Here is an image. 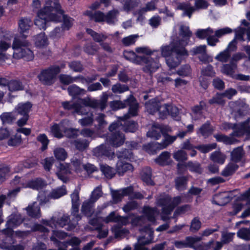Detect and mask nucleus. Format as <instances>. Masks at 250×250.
Masks as SVG:
<instances>
[{"label": "nucleus", "instance_id": "6e6d98bb", "mask_svg": "<svg viewBox=\"0 0 250 250\" xmlns=\"http://www.w3.org/2000/svg\"><path fill=\"white\" fill-rule=\"evenodd\" d=\"M69 67L76 72H81L83 70V67L80 61H73L68 64Z\"/></svg>", "mask_w": 250, "mask_h": 250}, {"label": "nucleus", "instance_id": "f257e3e1", "mask_svg": "<svg viewBox=\"0 0 250 250\" xmlns=\"http://www.w3.org/2000/svg\"><path fill=\"white\" fill-rule=\"evenodd\" d=\"M64 11L59 1L45 0V4L37 13L34 24L40 29L45 30L51 21L59 22L62 16V28L64 30H69L73 26L74 20L64 14Z\"/></svg>", "mask_w": 250, "mask_h": 250}, {"label": "nucleus", "instance_id": "f8f14e48", "mask_svg": "<svg viewBox=\"0 0 250 250\" xmlns=\"http://www.w3.org/2000/svg\"><path fill=\"white\" fill-rule=\"evenodd\" d=\"M133 169L132 164L124 161L118 160L116 163V170L119 176H123L128 171H132Z\"/></svg>", "mask_w": 250, "mask_h": 250}, {"label": "nucleus", "instance_id": "f3484780", "mask_svg": "<svg viewBox=\"0 0 250 250\" xmlns=\"http://www.w3.org/2000/svg\"><path fill=\"white\" fill-rule=\"evenodd\" d=\"M33 22L30 18H21L18 22L20 32L21 34L27 33Z\"/></svg>", "mask_w": 250, "mask_h": 250}, {"label": "nucleus", "instance_id": "39448f33", "mask_svg": "<svg viewBox=\"0 0 250 250\" xmlns=\"http://www.w3.org/2000/svg\"><path fill=\"white\" fill-rule=\"evenodd\" d=\"M64 64L61 66L52 65L45 69H42L38 74L37 78L41 83L44 85L50 86L54 83V80L61 72V69L63 68Z\"/></svg>", "mask_w": 250, "mask_h": 250}, {"label": "nucleus", "instance_id": "aec40b11", "mask_svg": "<svg viewBox=\"0 0 250 250\" xmlns=\"http://www.w3.org/2000/svg\"><path fill=\"white\" fill-rule=\"evenodd\" d=\"M7 87L10 92H13L23 90L24 85L20 80L11 79L9 81Z\"/></svg>", "mask_w": 250, "mask_h": 250}, {"label": "nucleus", "instance_id": "1a4fd4ad", "mask_svg": "<svg viewBox=\"0 0 250 250\" xmlns=\"http://www.w3.org/2000/svg\"><path fill=\"white\" fill-rule=\"evenodd\" d=\"M141 180L147 186H154L155 183L152 178V170L149 167H146L142 168L140 173Z\"/></svg>", "mask_w": 250, "mask_h": 250}, {"label": "nucleus", "instance_id": "6e6552de", "mask_svg": "<svg viewBox=\"0 0 250 250\" xmlns=\"http://www.w3.org/2000/svg\"><path fill=\"white\" fill-rule=\"evenodd\" d=\"M125 135L120 131L111 133L107 138L109 144L114 147H118L122 146L125 141Z\"/></svg>", "mask_w": 250, "mask_h": 250}, {"label": "nucleus", "instance_id": "a878e982", "mask_svg": "<svg viewBox=\"0 0 250 250\" xmlns=\"http://www.w3.org/2000/svg\"><path fill=\"white\" fill-rule=\"evenodd\" d=\"M218 142H222L226 145H232L239 142V141L233 137L222 134H217L214 136Z\"/></svg>", "mask_w": 250, "mask_h": 250}, {"label": "nucleus", "instance_id": "7c9ffc66", "mask_svg": "<svg viewBox=\"0 0 250 250\" xmlns=\"http://www.w3.org/2000/svg\"><path fill=\"white\" fill-rule=\"evenodd\" d=\"M89 143L87 139H77L73 141L72 144L77 150L80 152H83L88 147Z\"/></svg>", "mask_w": 250, "mask_h": 250}, {"label": "nucleus", "instance_id": "680f3d73", "mask_svg": "<svg viewBox=\"0 0 250 250\" xmlns=\"http://www.w3.org/2000/svg\"><path fill=\"white\" fill-rule=\"evenodd\" d=\"M237 235L243 239L250 240V229L246 228H241L238 230Z\"/></svg>", "mask_w": 250, "mask_h": 250}, {"label": "nucleus", "instance_id": "412c9836", "mask_svg": "<svg viewBox=\"0 0 250 250\" xmlns=\"http://www.w3.org/2000/svg\"><path fill=\"white\" fill-rule=\"evenodd\" d=\"M146 105L147 109L149 110L151 112H159L161 115V112L162 111L161 108H163V106H161L159 101L155 99H152L146 102Z\"/></svg>", "mask_w": 250, "mask_h": 250}, {"label": "nucleus", "instance_id": "9d476101", "mask_svg": "<svg viewBox=\"0 0 250 250\" xmlns=\"http://www.w3.org/2000/svg\"><path fill=\"white\" fill-rule=\"evenodd\" d=\"M108 95L106 92H104L100 100L91 99L90 107L93 108H100L104 110L107 106Z\"/></svg>", "mask_w": 250, "mask_h": 250}, {"label": "nucleus", "instance_id": "ddd939ff", "mask_svg": "<svg viewBox=\"0 0 250 250\" xmlns=\"http://www.w3.org/2000/svg\"><path fill=\"white\" fill-rule=\"evenodd\" d=\"M157 208L149 206H144L142 209V212L147 220L152 223L156 221L155 214L157 213Z\"/></svg>", "mask_w": 250, "mask_h": 250}, {"label": "nucleus", "instance_id": "4c0bfd02", "mask_svg": "<svg viewBox=\"0 0 250 250\" xmlns=\"http://www.w3.org/2000/svg\"><path fill=\"white\" fill-rule=\"evenodd\" d=\"M83 50L88 55H94L98 51L99 46L94 42H88L84 44Z\"/></svg>", "mask_w": 250, "mask_h": 250}, {"label": "nucleus", "instance_id": "bf43d9fd", "mask_svg": "<svg viewBox=\"0 0 250 250\" xmlns=\"http://www.w3.org/2000/svg\"><path fill=\"white\" fill-rule=\"evenodd\" d=\"M79 206L80 203L72 204L71 215L74 217V219L77 222L82 219V216L79 214Z\"/></svg>", "mask_w": 250, "mask_h": 250}, {"label": "nucleus", "instance_id": "c85d7f7f", "mask_svg": "<svg viewBox=\"0 0 250 250\" xmlns=\"http://www.w3.org/2000/svg\"><path fill=\"white\" fill-rule=\"evenodd\" d=\"M139 108V104L138 103L132 105V106L128 107L127 113L124 116L120 117V119L121 120L124 121L125 120H128L131 117L137 116L138 115Z\"/></svg>", "mask_w": 250, "mask_h": 250}, {"label": "nucleus", "instance_id": "c756f323", "mask_svg": "<svg viewBox=\"0 0 250 250\" xmlns=\"http://www.w3.org/2000/svg\"><path fill=\"white\" fill-rule=\"evenodd\" d=\"M67 91L73 99H77L79 96L84 93V90L80 88L77 85L73 84L68 86Z\"/></svg>", "mask_w": 250, "mask_h": 250}, {"label": "nucleus", "instance_id": "49530a36", "mask_svg": "<svg viewBox=\"0 0 250 250\" xmlns=\"http://www.w3.org/2000/svg\"><path fill=\"white\" fill-rule=\"evenodd\" d=\"M179 35L187 41H188L192 36V33L188 26L182 25L180 27Z\"/></svg>", "mask_w": 250, "mask_h": 250}, {"label": "nucleus", "instance_id": "0e129e2a", "mask_svg": "<svg viewBox=\"0 0 250 250\" xmlns=\"http://www.w3.org/2000/svg\"><path fill=\"white\" fill-rule=\"evenodd\" d=\"M174 158L177 161L185 162L187 160V153L183 150H179L174 154Z\"/></svg>", "mask_w": 250, "mask_h": 250}, {"label": "nucleus", "instance_id": "09e8293b", "mask_svg": "<svg viewBox=\"0 0 250 250\" xmlns=\"http://www.w3.org/2000/svg\"><path fill=\"white\" fill-rule=\"evenodd\" d=\"M201 222L198 217H194L191 220L189 228V230L193 232H197L201 228Z\"/></svg>", "mask_w": 250, "mask_h": 250}, {"label": "nucleus", "instance_id": "0eeeda50", "mask_svg": "<svg viewBox=\"0 0 250 250\" xmlns=\"http://www.w3.org/2000/svg\"><path fill=\"white\" fill-rule=\"evenodd\" d=\"M93 154L99 159L106 158L111 159L115 155L114 152L112 151L109 147L104 144H102L95 148L93 150Z\"/></svg>", "mask_w": 250, "mask_h": 250}, {"label": "nucleus", "instance_id": "f704fd0d", "mask_svg": "<svg viewBox=\"0 0 250 250\" xmlns=\"http://www.w3.org/2000/svg\"><path fill=\"white\" fill-rule=\"evenodd\" d=\"M224 193L220 192L215 194L214 196L217 198V200L213 199L212 203L219 206L225 205L229 202V196H224Z\"/></svg>", "mask_w": 250, "mask_h": 250}, {"label": "nucleus", "instance_id": "8fccbe9b", "mask_svg": "<svg viewBox=\"0 0 250 250\" xmlns=\"http://www.w3.org/2000/svg\"><path fill=\"white\" fill-rule=\"evenodd\" d=\"M224 96L222 93H217L215 96L208 100V104L210 105L218 104L219 105H224L225 101L223 99Z\"/></svg>", "mask_w": 250, "mask_h": 250}, {"label": "nucleus", "instance_id": "9b49d317", "mask_svg": "<svg viewBox=\"0 0 250 250\" xmlns=\"http://www.w3.org/2000/svg\"><path fill=\"white\" fill-rule=\"evenodd\" d=\"M245 134L246 135V139L250 140V126L247 121L241 123L239 125V128L237 130L233 131L231 135L240 137Z\"/></svg>", "mask_w": 250, "mask_h": 250}, {"label": "nucleus", "instance_id": "2f4dec72", "mask_svg": "<svg viewBox=\"0 0 250 250\" xmlns=\"http://www.w3.org/2000/svg\"><path fill=\"white\" fill-rule=\"evenodd\" d=\"M177 10L184 11V14L189 18H191L193 12L195 10L194 7L191 6L189 3L186 2H179L176 8Z\"/></svg>", "mask_w": 250, "mask_h": 250}, {"label": "nucleus", "instance_id": "864d4df0", "mask_svg": "<svg viewBox=\"0 0 250 250\" xmlns=\"http://www.w3.org/2000/svg\"><path fill=\"white\" fill-rule=\"evenodd\" d=\"M111 90L114 93H122L129 90V87L127 85L118 83L112 85Z\"/></svg>", "mask_w": 250, "mask_h": 250}, {"label": "nucleus", "instance_id": "bb28decb", "mask_svg": "<svg viewBox=\"0 0 250 250\" xmlns=\"http://www.w3.org/2000/svg\"><path fill=\"white\" fill-rule=\"evenodd\" d=\"M244 151L242 146H238L233 149L230 154L232 161L237 163L241 161L244 155Z\"/></svg>", "mask_w": 250, "mask_h": 250}, {"label": "nucleus", "instance_id": "c03bdc74", "mask_svg": "<svg viewBox=\"0 0 250 250\" xmlns=\"http://www.w3.org/2000/svg\"><path fill=\"white\" fill-rule=\"evenodd\" d=\"M188 168L190 172H194L198 174H201L202 172V168L200 164L198 162H192L189 161L187 162Z\"/></svg>", "mask_w": 250, "mask_h": 250}, {"label": "nucleus", "instance_id": "cd10ccee", "mask_svg": "<svg viewBox=\"0 0 250 250\" xmlns=\"http://www.w3.org/2000/svg\"><path fill=\"white\" fill-rule=\"evenodd\" d=\"M94 203V202L90 200L83 202L81 208V211L84 216L90 217L93 214Z\"/></svg>", "mask_w": 250, "mask_h": 250}, {"label": "nucleus", "instance_id": "de8ad7c7", "mask_svg": "<svg viewBox=\"0 0 250 250\" xmlns=\"http://www.w3.org/2000/svg\"><path fill=\"white\" fill-rule=\"evenodd\" d=\"M37 140L42 144L41 151H44L47 149L49 140L45 134H40L37 137Z\"/></svg>", "mask_w": 250, "mask_h": 250}, {"label": "nucleus", "instance_id": "dca6fc26", "mask_svg": "<svg viewBox=\"0 0 250 250\" xmlns=\"http://www.w3.org/2000/svg\"><path fill=\"white\" fill-rule=\"evenodd\" d=\"M32 107V103L28 101L24 103H19L15 107V110L19 114L22 116H29V113Z\"/></svg>", "mask_w": 250, "mask_h": 250}, {"label": "nucleus", "instance_id": "e433bc0d", "mask_svg": "<svg viewBox=\"0 0 250 250\" xmlns=\"http://www.w3.org/2000/svg\"><path fill=\"white\" fill-rule=\"evenodd\" d=\"M169 158L170 153L167 151H164L155 159V162L160 166H165L169 164L168 160Z\"/></svg>", "mask_w": 250, "mask_h": 250}, {"label": "nucleus", "instance_id": "a18cd8bd", "mask_svg": "<svg viewBox=\"0 0 250 250\" xmlns=\"http://www.w3.org/2000/svg\"><path fill=\"white\" fill-rule=\"evenodd\" d=\"M213 33V30L212 28L208 27L206 29H199L197 30L195 35L197 38L199 39L203 40L212 34Z\"/></svg>", "mask_w": 250, "mask_h": 250}, {"label": "nucleus", "instance_id": "b1692460", "mask_svg": "<svg viewBox=\"0 0 250 250\" xmlns=\"http://www.w3.org/2000/svg\"><path fill=\"white\" fill-rule=\"evenodd\" d=\"M143 147L144 150L150 155L156 154L157 151L163 149L161 148V144L156 142H150L145 145Z\"/></svg>", "mask_w": 250, "mask_h": 250}, {"label": "nucleus", "instance_id": "20e7f679", "mask_svg": "<svg viewBox=\"0 0 250 250\" xmlns=\"http://www.w3.org/2000/svg\"><path fill=\"white\" fill-rule=\"evenodd\" d=\"M30 45L27 41H21L19 38H15L12 43L13 58L16 59H22L27 62L32 61L34 58V54L29 47Z\"/></svg>", "mask_w": 250, "mask_h": 250}, {"label": "nucleus", "instance_id": "4d7b16f0", "mask_svg": "<svg viewBox=\"0 0 250 250\" xmlns=\"http://www.w3.org/2000/svg\"><path fill=\"white\" fill-rule=\"evenodd\" d=\"M235 67V64L233 63L225 64L222 66V72L226 75L232 76L234 73Z\"/></svg>", "mask_w": 250, "mask_h": 250}, {"label": "nucleus", "instance_id": "3c124183", "mask_svg": "<svg viewBox=\"0 0 250 250\" xmlns=\"http://www.w3.org/2000/svg\"><path fill=\"white\" fill-rule=\"evenodd\" d=\"M54 154L56 159L59 161H64L67 157V153L65 150L61 147L55 149Z\"/></svg>", "mask_w": 250, "mask_h": 250}, {"label": "nucleus", "instance_id": "603ef678", "mask_svg": "<svg viewBox=\"0 0 250 250\" xmlns=\"http://www.w3.org/2000/svg\"><path fill=\"white\" fill-rule=\"evenodd\" d=\"M0 118L3 124H8L9 125H12L16 120L15 116L10 112L2 113L0 115Z\"/></svg>", "mask_w": 250, "mask_h": 250}, {"label": "nucleus", "instance_id": "37998d69", "mask_svg": "<svg viewBox=\"0 0 250 250\" xmlns=\"http://www.w3.org/2000/svg\"><path fill=\"white\" fill-rule=\"evenodd\" d=\"M238 168L239 166L236 164H229L222 171L221 174L225 177L232 175Z\"/></svg>", "mask_w": 250, "mask_h": 250}, {"label": "nucleus", "instance_id": "5701e85b", "mask_svg": "<svg viewBox=\"0 0 250 250\" xmlns=\"http://www.w3.org/2000/svg\"><path fill=\"white\" fill-rule=\"evenodd\" d=\"M116 155L119 160L124 161H131L134 159L133 153L131 149H128L127 148H123L121 151H118L116 152Z\"/></svg>", "mask_w": 250, "mask_h": 250}, {"label": "nucleus", "instance_id": "c9c22d12", "mask_svg": "<svg viewBox=\"0 0 250 250\" xmlns=\"http://www.w3.org/2000/svg\"><path fill=\"white\" fill-rule=\"evenodd\" d=\"M67 194L66 187L64 185L53 189L50 194V197L52 199H57Z\"/></svg>", "mask_w": 250, "mask_h": 250}, {"label": "nucleus", "instance_id": "5fc2aeb1", "mask_svg": "<svg viewBox=\"0 0 250 250\" xmlns=\"http://www.w3.org/2000/svg\"><path fill=\"white\" fill-rule=\"evenodd\" d=\"M50 130L53 136L55 138L61 139L63 137L60 125L58 124L54 123L51 126Z\"/></svg>", "mask_w": 250, "mask_h": 250}, {"label": "nucleus", "instance_id": "2eb2a0df", "mask_svg": "<svg viewBox=\"0 0 250 250\" xmlns=\"http://www.w3.org/2000/svg\"><path fill=\"white\" fill-rule=\"evenodd\" d=\"M46 184L45 181L42 178L38 177L29 180L26 187L35 190H40L45 187Z\"/></svg>", "mask_w": 250, "mask_h": 250}, {"label": "nucleus", "instance_id": "338daca9", "mask_svg": "<svg viewBox=\"0 0 250 250\" xmlns=\"http://www.w3.org/2000/svg\"><path fill=\"white\" fill-rule=\"evenodd\" d=\"M138 207V203L135 201H132L127 203L123 208V209L124 212L127 213L132 210L137 209Z\"/></svg>", "mask_w": 250, "mask_h": 250}, {"label": "nucleus", "instance_id": "13d9d810", "mask_svg": "<svg viewBox=\"0 0 250 250\" xmlns=\"http://www.w3.org/2000/svg\"><path fill=\"white\" fill-rule=\"evenodd\" d=\"M177 138V136H171L169 134L166 136L165 139L160 143L162 146L161 148H166L168 145L172 144Z\"/></svg>", "mask_w": 250, "mask_h": 250}, {"label": "nucleus", "instance_id": "4468645a", "mask_svg": "<svg viewBox=\"0 0 250 250\" xmlns=\"http://www.w3.org/2000/svg\"><path fill=\"white\" fill-rule=\"evenodd\" d=\"M163 110L161 112V116L166 117L167 115H170L173 118H176L179 114L178 108L170 104H165L163 106Z\"/></svg>", "mask_w": 250, "mask_h": 250}, {"label": "nucleus", "instance_id": "052dcab7", "mask_svg": "<svg viewBox=\"0 0 250 250\" xmlns=\"http://www.w3.org/2000/svg\"><path fill=\"white\" fill-rule=\"evenodd\" d=\"M230 57V54L229 51L228 50V49H225L219 53L215 58L219 62H228Z\"/></svg>", "mask_w": 250, "mask_h": 250}, {"label": "nucleus", "instance_id": "4be33fe9", "mask_svg": "<svg viewBox=\"0 0 250 250\" xmlns=\"http://www.w3.org/2000/svg\"><path fill=\"white\" fill-rule=\"evenodd\" d=\"M23 222L20 214H11L8 217L6 226L15 228L20 226Z\"/></svg>", "mask_w": 250, "mask_h": 250}, {"label": "nucleus", "instance_id": "ea45409f", "mask_svg": "<svg viewBox=\"0 0 250 250\" xmlns=\"http://www.w3.org/2000/svg\"><path fill=\"white\" fill-rule=\"evenodd\" d=\"M100 170L103 174L107 178H113L115 174L114 169L106 164L100 165Z\"/></svg>", "mask_w": 250, "mask_h": 250}, {"label": "nucleus", "instance_id": "393cba45", "mask_svg": "<svg viewBox=\"0 0 250 250\" xmlns=\"http://www.w3.org/2000/svg\"><path fill=\"white\" fill-rule=\"evenodd\" d=\"M213 131V129L210 122L207 121L200 126L197 133L198 134L199 132L204 138H207L212 134Z\"/></svg>", "mask_w": 250, "mask_h": 250}, {"label": "nucleus", "instance_id": "79ce46f5", "mask_svg": "<svg viewBox=\"0 0 250 250\" xmlns=\"http://www.w3.org/2000/svg\"><path fill=\"white\" fill-rule=\"evenodd\" d=\"M86 13V15L89 16L91 19L94 20L95 22H100L104 21L105 15L103 12L98 11L92 13L91 12L87 11Z\"/></svg>", "mask_w": 250, "mask_h": 250}, {"label": "nucleus", "instance_id": "774afa93", "mask_svg": "<svg viewBox=\"0 0 250 250\" xmlns=\"http://www.w3.org/2000/svg\"><path fill=\"white\" fill-rule=\"evenodd\" d=\"M22 140L21 135L16 134L14 137L10 138L7 142L9 146H15L21 143Z\"/></svg>", "mask_w": 250, "mask_h": 250}, {"label": "nucleus", "instance_id": "69168bd1", "mask_svg": "<svg viewBox=\"0 0 250 250\" xmlns=\"http://www.w3.org/2000/svg\"><path fill=\"white\" fill-rule=\"evenodd\" d=\"M59 79L60 82L63 85H67L72 83V77L69 75L60 74Z\"/></svg>", "mask_w": 250, "mask_h": 250}, {"label": "nucleus", "instance_id": "a211bd4d", "mask_svg": "<svg viewBox=\"0 0 250 250\" xmlns=\"http://www.w3.org/2000/svg\"><path fill=\"white\" fill-rule=\"evenodd\" d=\"M138 123L134 121H128L127 120L122 121L121 129L126 133H134L138 129Z\"/></svg>", "mask_w": 250, "mask_h": 250}, {"label": "nucleus", "instance_id": "423d86ee", "mask_svg": "<svg viewBox=\"0 0 250 250\" xmlns=\"http://www.w3.org/2000/svg\"><path fill=\"white\" fill-rule=\"evenodd\" d=\"M216 143H212L208 145H200L198 146H193L190 143V139H187L181 144V148L182 149L189 150L192 148H196L201 153H207L216 147Z\"/></svg>", "mask_w": 250, "mask_h": 250}, {"label": "nucleus", "instance_id": "473e14b6", "mask_svg": "<svg viewBox=\"0 0 250 250\" xmlns=\"http://www.w3.org/2000/svg\"><path fill=\"white\" fill-rule=\"evenodd\" d=\"M86 32L95 42H99L100 44L107 38L106 35L103 33H98L91 28H87Z\"/></svg>", "mask_w": 250, "mask_h": 250}, {"label": "nucleus", "instance_id": "7ed1b4c3", "mask_svg": "<svg viewBox=\"0 0 250 250\" xmlns=\"http://www.w3.org/2000/svg\"><path fill=\"white\" fill-rule=\"evenodd\" d=\"M125 59L135 64H145L143 70L145 73H152L156 72L159 68V59H153L150 56H140L136 54L133 51L125 50L123 52Z\"/></svg>", "mask_w": 250, "mask_h": 250}, {"label": "nucleus", "instance_id": "58836bf2", "mask_svg": "<svg viewBox=\"0 0 250 250\" xmlns=\"http://www.w3.org/2000/svg\"><path fill=\"white\" fill-rule=\"evenodd\" d=\"M226 158L225 155L219 151H215L210 155V160L220 165H223L225 163Z\"/></svg>", "mask_w": 250, "mask_h": 250}, {"label": "nucleus", "instance_id": "e2e57ef3", "mask_svg": "<svg viewBox=\"0 0 250 250\" xmlns=\"http://www.w3.org/2000/svg\"><path fill=\"white\" fill-rule=\"evenodd\" d=\"M138 36L137 35H131L127 37L124 38L122 42V43L125 46H128L135 43L136 42V39Z\"/></svg>", "mask_w": 250, "mask_h": 250}, {"label": "nucleus", "instance_id": "72a5a7b5", "mask_svg": "<svg viewBox=\"0 0 250 250\" xmlns=\"http://www.w3.org/2000/svg\"><path fill=\"white\" fill-rule=\"evenodd\" d=\"M26 210L28 216L32 218L38 219L41 216V209L39 206H35L34 204L29 205Z\"/></svg>", "mask_w": 250, "mask_h": 250}, {"label": "nucleus", "instance_id": "a19ab883", "mask_svg": "<svg viewBox=\"0 0 250 250\" xmlns=\"http://www.w3.org/2000/svg\"><path fill=\"white\" fill-rule=\"evenodd\" d=\"M35 44L39 47L46 46L48 44V39L44 33L39 34L36 36Z\"/></svg>", "mask_w": 250, "mask_h": 250}, {"label": "nucleus", "instance_id": "f03ea898", "mask_svg": "<svg viewBox=\"0 0 250 250\" xmlns=\"http://www.w3.org/2000/svg\"><path fill=\"white\" fill-rule=\"evenodd\" d=\"M183 40H180L162 48V55L166 58V63L170 69L175 68L189 56L188 52L185 48L188 42L183 45Z\"/></svg>", "mask_w": 250, "mask_h": 250}, {"label": "nucleus", "instance_id": "6ab92c4d", "mask_svg": "<svg viewBox=\"0 0 250 250\" xmlns=\"http://www.w3.org/2000/svg\"><path fill=\"white\" fill-rule=\"evenodd\" d=\"M175 188L179 191L185 190L187 187L188 178L186 176L176 177L174 179Z\"/></svg>", "mask_w": 250, "mask_h": 250}]
</instances>
